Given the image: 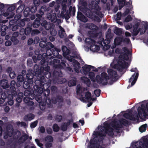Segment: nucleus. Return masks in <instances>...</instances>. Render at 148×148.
I'll use <instances>...</instances> for the list:
<instances>
[{"label": "nucleus", "instance_id": "obj_1", "mask_svg": "<svg viewBox=\"0 0 148 148\" xmlns=\"http://www.w3.org/2000/svg\"><path fill=\"white\" fill-rule=\"evenodd\" d=\"M113 130L107 125L105 127L99 126L98 127V131L95 132L93 134L94 138L90 141V148H98L99 145L98 142L102 139V136H105L106 133L110 136L113 135Z\"/></svg>", "mask_w": 148, "mask_h": 148}, {"label": "nucleus", "instance_id": "obj_2", "mask_svg": "<svg viewBox=\"0 0 148 148\" xmlns=\"http://www.w3.org/2000/svg\"><path fill=\"white\" fill-rule=\"evenodd\" d=\"M123 51L119 57L117 64H115L116 60H114L110 64L112 67L120 71L123 69L127 68L128 66V63L125 60L127 61L129 59L128 56L130 54V51L126 48H123Z\"/></svg>", "mask_w": 148, "mask_h": 148}, {"label": "nucleus", "instance_id": "obj_3", "mask_svg": "<svg viewBox=\"0 0 148 148\" xmlns=\"http://www.w3.org/2000/svg\"><path fill=\"white\" fill-rule=\"evenodd\" d=\"M86 88H83L81 85H78L77 86V95L81 96V100L84 102L85 101V99H86L89 100L92 99L91 98V95L90 92H87Z\"/></svg>", "mask_w": 148, "mask_h": 148}, {"label": "nucleus", "instance_id": "obj_4", "mask_svg": "<svg viewBox=\"0 0 148 148\" xmlns=\"http://www.w3.org/2000/svg\"><path fill=\"white\" fill-rule=\"evenodd\" d=\"M106 74L105 73H101L100 77L99 76L97 75L95 78V74L93 73L90 72L89 73V76L92 81L93 82L96 81L99 83H105L106 82L108 77H106Z\"/></svg>", "mask_w": 148, "mask_h": 148}, {"label": "nucleus", "instance_id": "obj_5", "mask_svg": "<svg viewBox=\"0 0 148 148\" xmlns=\"http://www.w3.org/2000/svg\"><path fill=\"white\" fill-rule=\"evenodd\" d=\"M138 114L140 119H143L148 116V103H144L138 109Z\"/></svg>", "mask_w": 148, "mask_h": 148}, {"label": "nucleus", "instance_id": "obj_6", "mask_svg": "<svg viewBox=\"0 0 148 148\" xmlns=\"http://www.w3.org/2000/svg\"><path fill=\"white\" fill-rule=\"evenodd\" d=\"M89 7L93 9V11L99 17H101L103 16V14L101 9L95 1H92L89 4Z\"/></svg>", "mask_w": 148, "mask_h": 148}, {"label": "nucleus", "instance_id": "obj_7", "mask_svg": "<svg viewBox=\"0 0 148 148\" xmlns=\"http://www.w3.org/2000/svg\"><path fill=\"white\" fill-rule=\"evenodd\" d=\"M21 16L20 14L17 15L15 16V19L16 20V23L17 25H15L13 28V30H15L18 28L17 26L20 27H22L25 25V21H28L29 19L28 18H25L22 20L20 19Z\"/></svg>", "mask_w": 148, "mask_h": 148}, {"label": "nucleus", "instance_id": "obj_8", "mask_svg": "<svg viewBox=\"0 0 148 148\" xmlns=\"http://www.w3.org/2000/svg\"><path fill=\"white\" fill-rule=\"evenodd\" d=\"M130 71L131 72H135V73L132 75L129 80V82H131V85L130 86L129 85L127 87V88H130L134 85L138 76V71L136 68H132Z\"/></svg>", "mask_w": 148, "mask_h": 148}, {"label": "nucleus", "instance_id": "obj_9", "mask_svg": "<svg viewBox=\"0 0 148 148\" xmlns=\"http://www.w3.org/2000/svg\"><path fill=\"white\" fill-rule=\"evenodd\" d=\"M64 56L70 62H73L75 71L77 73H79V71L80 64L74 59V58L72 56L65 55Z\"/></svg>", "mask_w": 148, "mask_h": 148}, {"label": "nucleus", "instance_id": "obj_10", "mask_svg": "<svg viewBox=\"0 0 148 148\" xmlns=\"http://www.w3.org/2000/svg\"><path fill=\"white\" fill-rule=\"evenodd\" d=\"M108 73L109 76L108 77L107 75V74L105 73L106 74V77H108L107 79L106 82L105 83H102L103 84H106L107 83V80L109 79H111L112 80L115 81L116 80V78L117 76V74L116 72L114 70L112 69H109L108 70Z\"/></svg>", "mask_w": 148, "mask_h": 148}, {"label": "nucleus", "instance_id": "obj_11", "mask_svg": "<svg viewBox=\"0 0 148 148\" xmlns=\"http://www.w3.org/2000/svg\"><path fill=\"white\" fill-rule=\"evenodd\" d=\"M90 70L94 71H97V69H95V68L93 66L90 65L85 64L82 67L80 71L82 74L86 75L88 74Z\"/></svg>", "mask_w": 148, "mask_h": 148}, {"label": "nucleus", "instance_id": "obj_12", "mask_svg": "<svg viewBox=\"0 0 148 148\" xmlns=\"http://www.w3.org/2000/svg\"><path fill=\"white\" fill-rule=\"evenodd\" d=\"M142 24L143 26L141 28H139L138 29H137L138 25H135L134 27V29L133 30V33L134 35H136L139 32H140V34H144L146 31L147 29V25L145 24Z\"/></svg>", "mask_w": 148, "mask_h": 148}, {"label": "nucleus", "instance_id": "obj_13", "mask_svg": "<svg viewBox=\"0 0 148 148\" xmlns=\"http://www.w3.org/2000/svg\"><path fill=\"white\" fill-rule=\"evenodd\" d=\"M15 9V7L14 6H12L9 8L7 11L3 14V15L5 16H8V18L12 17L14 16V14L13 12H11L10 11H12Z\"/></svg>", "mask_w": 148, "mask_h": 148}, {"label": "nucleus", "instance_id": "obj_14", "mask_svg": "<svg viewBox=\"0 0 148 148\" xmlns=\"http://www.w3.org/2000/svg\"><path fill=\"white\" fill-rule=\"evenodd\" d=\"M111 30L110 29H109L106 35V39L103 41L104 43L109 44L110 42V40L113 37V34L111 33Z\"/></svg>", "mask_w": 148, "mask_h": 148}, {"label": "nucleus", "instance_id": "obj_15", "mask_svg": "<svg viewBox=\"0 0 148 148\" xmlns=\"http://www.w3.org/2000/svg\"><path fill=\"white\" fill-rule=\"evenodd\" d=\"M123 116L126 118L131 120H138V116L137 115L135 116L132 115L131 112H129V113H125L124 114Z\"/></svg>", "mask_w": 148, "mask_h": 148}, {"label": "nucleus", "instance_id": "obj_16", "mask_svg": "<svg viewBox=\"0 0 148 148\" xmlns=\"http://www.w3.org/2000/svg\"><path fill=\"white\" fill-rule=\"evenodd\" d=\"M56 14V12H52V14L49 13L47 15V18L53 22H55L57 20Z\"/></svg>", "mask_w": 148, "mask_h": 148}, {"label": "nucleus", "instance_id": "obj_17", "mask_svg": "<svg viewBox=\"0 0 148 148\" xmlns=\"http://www.w3.org/2000/svg\"><path fill=\"white\" fill-rule=\"evenodd\" d=\"M120 123V124H118L115 125H112V127L114 128L117 130L119 128H120L122 127V124L124 125H127L128 124V122L125 120L122 119L121 120Z\"/></svg>", "mask_w": 148, "mask_h": 148}, {"label": "nucleus", "instance_id": "obj_18", "mask_svg": "<svg viewBox=\"0 0 148 148\" xmlns=\"http://www.w3.org/2000/svg\"><path fill=\"white\" fill-rule=\"evenodd\" d=\"M77 18L78 19L84 22H86L87 19L81 12H78Z\"/></svg>", "mask_w": 148, "mask_h": 148}, {"label": "nucleus", "instance_id": "obj_19", "mask_svg": "<svg viewBox=\"0 0 148 148\" xmlns=\"http://www.w3.org/2000/svg\"><path fill=\"white\" fill-rule=\"evenodd\" d=\"M90 50L93 52L97 51L99 49V47L96 44V43L94 42L93 44H92L90 47Z\"/></svg>", "mask_w": 148, "mask_h": 148}, {"label": "nucleus", "instance_id": "obj_20", "mask_svg": "<svg viewBox=\"0 0 148 148\" xmlns=\"http://www.w3.org/2000/svg\"><path fill=\"white\" fill-rule=\"evenodd\" d=\"M53 24L49 23H47L46 21H45L41 23L42 26H44L45 29L47 30H49L53 26Z\"/></svg>", "mask_w": 148, "mask_h": 148}, {"label": "nucleus", "instance_id": "obj_21", "mask_svg": "<svg viewBox=\"0 0 148 148\" xmlns=\"http://www.w3.org/2000/svg\"><path fill=\"white\" fill-rule=\"evenodd\" d=\"M1 86L3 88H6L9 87V85L8 83V81L5 79L1 80L0 83Z\"/></svg>", "mask_w": 148, "mask_h": 148}, {"label": "nucleus", "instance_id": "obj_22", "mask_svg": "<svg viewBox=\"0 0 148 148\" xmlns=\"http://www.w3.org/2000/svg\"><path fill=\"white\" fill-rule=\"evenodd\" d=\"M12 95H9L8 96V104L10 106L12 105L14 103V101L13 100V95H15V93H11Z\"/></svg>", "mask_w": 148, "mask_h": 148}, {"label": "nucleus", "instance_id": "obj_23", "mask_svg": "<svg viewBox=\"0 0 148 148\" xmlns=\"http://www.w3.org/2000/svg\"><path fill=\"white\" fill-rule=\"evenodd\" d=\"M81 80L82 82L86 84L87 86H89L90 82L88 78L85 77H81Z\"/></svg>", "mask_w": 148, "mask_h": 148}, {"label": "nucleus", "instance_id": "obj_24", "mask_svg": "<svg viewBox=\"0 0 148 148\" xmlns=\"http://www.w3.org/2000/svg\"><path fill=\"white\" fill-rule=\"evenodd\" d=\"M59 28L60 29L59 32V35L61 38H62L65 35V32L61 26H59Z\"/></svg>", "mask_w": 148, "mask_h": 148}, {"label": "nucleus", "instance_id": "obj_25", "mask_svg": "<svg viewBox=\"0 0 148 148\" xmlns=\"http://www.w3.org/2000/svg\"><path fill=\"white\" fill-rule=\"evenodd\" d=\"M86 27L89 29L93 30H97L98 29L97 26L92 23L87 24Z\"/></svg>", "mask_w": 148, "mask_h": 148}, {"label": "nucleus", "instance_id": "obj_26", "mask_svg": "<svg viewBox=\"0 0 148 148\" xmlns=\"http://www.w3.org/2000/svg\"><path fill=\"white\" fill-rule=\"evenodd\" d=\"M34 116L32 114H29L25 116L24 119L26 121H31L34 118Z\"/></svg>", "mask_w": 148, "mask_h": 148}, {"label": "nucleus", "instance_id": "obj_27", "mask_svg": "<svg viewBox=\"0 0 148 148\" xmlns=\"http://www.w3.org/2000/svg\"><path fill=\"white\" fill-rule=\"evenodd\" d=\"M7 71L9 73V75L10 78H14L15 77V73L14 71H12V68L11 67H9Z\"/></svg>", "mask_w": 148, "mask_h": 148}, {"label": "nucleus", "instance_id": "obj_28", "mask_svg": "<svg viewBox=\"0 0 148 148\" xmlns=\"http://www.w3.org/2000/svg\"><path fill=\"white\" fill-rule=\"evenodd\" d=\"M39 18H37L33 24V26L34 27L37 28L40 24V22L39 21Z\"/></svg>", "mask_w": 148, "mask_h": 148}, {"label": "nucleus", "instance_id": "obj_29", "mask_svg": "<svg viewBox=\"0 0 148 148\" xmlns=\"http://www.w3.org/2000/svg\"><path fill=\"white\" fill-rule=\"evenodd\" d=\"M122 39L121 38H116L114 40V43L115 45H119L122 42Z\"/></svg>", "mask_w": 148, "mask_h": 148}, {"label": "nucleus", "instance_id": "obj_30", "mask_svg": "<svg viewBox=\"0 0 148 148\" xmlns=\"http://www.w3.org/2000/svg\"><path fill=\"white\" fill-rule=\"evenodd\" d=\"M15 84L16 82L14 81L13 80L11 82L10 84L11 87L10 88L11 90V93H14V91L15 90V88L14 87Z\"/></svg>", "mask_w": 148, "mask_h": 148}, {"label": "nucleus", "instance_id": "obj_31", "mask_svg": "<svg viewBox=\"0 0 148 148\" xmlns=\"http://www.w3.org/2000/svg\"><path fill=\"white\" fill-rule=\"evenodd\" d=\"M12 129H10L9 131H8L7 132L5 133L4 136V138L6 139L8 138L9 137H10L12 136Z\"/></svg>", "mask_w": 148, "mask_h": 148}, {"label": "nucleus", "instance_id": "obj_32", "mask_svg": "<svg viewBox=\"0 0 148 148\" xmlns=\"http://www.w3.org/2000/svg\"><path fill=\"white\" fill-rule=\"evenodd\" d=\"M33 76L34 75L32 73H31L30 74V77H29V74H27L26 75L27 78L29 80L28 82H29V83L30 84H32L33 82V81L32 79L33 77Z\"/></svg>", "mask_w": 148, "mask_h": 148}, {"label": "nucleus", "instance_id": "obj_33", "mask_svg": "<svg viewBox=\"0 0 148 148\" xmlns=\"http://www.w3.org/2000/svg\"><path fill=\"white\" fill-rule=\"evenodd\" d=\"M62 50L63 52L64 56L65 55L68 54L69 53V50L65 46H63L62 47Z\"/></svg>", "mask_w": 148, "mask_h": 148}, {"label": "nucleus", "instance_id": "obj_34", "mask_svg": "<svg viewBox=\"0 0 148 148\" xmlns=\"http://www.w3.org/2000/svg\"><path fill=\"white\" fill-rule=\"evenodd\" d=\"M76 79H71L69 81L68 83L69 86H71L76 85Z\"/></svg>", "mask_w": 148, "mask_h": 148}, {"label": "nucleus", "instance_id": "obj_35", "mask_svg": "<svg viewBox=\"0 0 148 148\" xmlns=\"http://www.w3.org/2000/svg\"><path fill=\"white\" fill-rule=\"evenodd\" d=\"M45 140L47 142L51 143L53 141V138L51 136H48L45 138Z\"/></svg>", "mask_w": 148, "mask_h": 148}, {"label": "nucleus", "instance_id": "obj_36", "mask_svg": "<svg viewBox=\"0 0 148 148\" xmlns=\"http://www.w3.org/2000/svg\"><path fill=\"white\" fill-rule=\"evenodd\" d=\"M119 4L120 9L124 5L125 2L124 0H117Z\"/></svg>", "mask_w": 148, "mask_h": 148}, {"label": "nucleus", "instance_id": "obj_37", "mask_svg": "<svg viewBox=\"0 0 148 148\" xmlns=\"http://www.w3.org/2000/svg\"><path fill=\"white\" fill-rule=\"evenodd\" d=\"M30 8L28 7H27L25 9L23 14L25 17L29 15V12Z\"/></svg>", "mask_w": 148, "mask_h": 148}, {"label": "nucleus", "instance_id": "obj_38", "mask_svg": "<svg viewBox=\"0 0 148 148\" xmlns=\"http://www.w3.org/2000/svg\"><path fill=\"white\" fill-rule=\"evenodd\" d=\"M1 98H0V104H2L4 101V99L6 98V96L5 93H2L1 95Z\"/></svg>", "mask_w": 148, "mask_h": 148}, {"label": "nucleus", "instance_id": "obj_39", "mask_svg": "<svg viewBox=\"0 0 148 148\" xmlns=\"http://www.w3.org/2000/svg\"><path fill=\"white\" fill-rule=\"evenodd\" d=\"M53 131L56 132H58L60 130V127L56 124H54L53 126Z\"/></svg>", "mask_w": 148, "mask_h": 148}, {"label": "nucleus", "instance_id": "obj_40", "mask_svg": "<svg viewBox=\"0 0 148 148\" xmlns=\"http://www.w3.org/2000/svg\"><path fill=\"white\" fill-rule=\"evenodd\" d=\"M147 127V125L146 124L142 125L139 128L140 131L141 132H145L146 130V128Z\"/></svg>", "mask_w": 148, "mask_h": 148}, {"label": "nucleus", "instance_id": "obj_41", "mask_svg": "<svg viewBox=\"0 0 148 148\" xmlns=\"http://www.w3.org/2000/svg\"><path fill=\"white\" fill-rule=\"evenodd\" d=\"M21 30L25 31V34L27 35L30 33L32 29L30 27H29L26 28L25 30L23 29H22Z\"/></svg>", "mask_w": 148, "mask_h": 148}, {"label": "nucleus", "instance_id": "obj_42", "mask_svg": "<svg viewBox=\"0 0 148 148\" xmlns=\"http://www.w3.org/2000/svg\"><path fill=\"white\" fill-rule=\"evenodd\" d=\"M43 91V90L42 88H38L37 91H35L34 92V94H36V92L39 94H41L42 93Z\"/></svg>", "mask_w": 148, "mask_h": 148}, {"label": "nucleus", "instance_id": "obj_43", "mask_svg": "<svg viewBox=\"0 0 148 148\" xmlns=\"http://www.w3.org/2000/svg\"><path fill=\"white\" fill-rule=\"evenodd\" d=\"M24 8V5H21L19 6L16 12L17 13H20L21 12Z\"/></svg>", "mask_w": 148, "mask_h": 148}, {"label": "nucleus", "instance_id": "obj_44", "mask_svg": "<svg viewBox=\"0 0 148 148\" xmlns=\"http://www.w3.org/2000/svg\"><path fill=\"white\" fill-rule=\"evenodd\" d=\"M86 42L92 44L94 43V40L90 38H87L85 40Z\"/></svg>", "mask_w": 148, "mask_h": 148}, {"label": "nucleus", "instance_id": "obj_45", "mask_svg": "<svg viewBox=\"0 0 148 148\" xmlns=\"http://www.w3.org/2000/svg\"><path fill=\"white\" fill-rule=\"evenodd\" d=\"M35 140L38 146L40 147L41 148H44L42 147L43 145V144L40 143L39 140L38 139H35Z\"/></svg>", "mask_w": 148, "mask_h": 148}, {"label": "nucleus", "instance_id": "obj_46", "mask_svg": "<svg viewBox=\"0 0 148 148\" xmlns=\"http://www.w3.org/2000/svg\"><path fill=\"white\" fill-rule=\"evenodd\" d=\"M121 12H118L115 16V18L116 20H120L121 17Z\"/></svg>", "mask_w": 148, "mask_h": 148}, {"label": "nucleus", "instance_id": "obj_47", "mask_svg": "<svg viewBox=\"0 0 148 148\" xmlns=\"http://www.w3.org/2000/svg\"><path fill=\"white\" fill-rule=\"evenodd\" d=\"M67 1V0H63L62 1V6L63 7V8L64 10H65L66 9V3Z\"/></svg>", "mask_w": 148, "mask_h": 148}, {"label": "nucleus", "instance_id": "obj_48", "mask_svg": "<svg viewBox=\"0 0 148 148\" xmlns=\"http://www.w3.org/2000/svg\"><path fill=\"white\" fill-rule=\"evenodd\" d=\"M23 86L25 89H27L29 87V85L26 81H25L23 83Z\"/></svg>", "mask_w": 148, "mask_h": 148}, {"label": "nucleus", "instance_id": "obj_49", "mask_svg": "<svg viewBox=\"0 0 148 148\" xmlns=\"http://www.w3.org/2000/svg\"><path fill=\"white\" fill-rule=\"evenodd\" d=\"M18 81L22 82L24 80V79L22 75H19L17 77Z\"/></svg>", "mask_w": 148, "mask_h": 148}, {"label": "nucleus", "instance_id": "obj_50", "mask_svg": "<svg viewBox=\"0 0 148 148\" xmlns=\"http://www.w3.org/2000/svg\"><path fill=\"white\" fill-rule=\"evenodd\" d=\"M38 121H36L32 123L30 125V127L31 128H34L37 125Z\"/></svg>", "mask_w": 148, "mask_h": 148}, {"label": "nucleus", "instance_id": "obj_51", "mask_svg": "<svg viewBox=\"0 0 148 148\" xmlns=\"http://www.w3.org/2000/svg\"><path fill=\"white\" fill-rule=\"evenodd\" d=\"M122 30L121 29L116 28L114 32L116 34H121Z\"/></svg>", "mask_w": 148, "mask_h": 148}, {"label": "nucleus", "instance_id": "obj_52", "mask_svg": "<svg viewBox=\"0 0 148 148\" xmlns=\"http://www.w3.org/2000/svg\"><path fill=\"white\" fill-rule=\"evenodd\" d=\"M45 147L46 148H49L52 147V144L51 142H47L45 144Z\"/></svg>", "mask_w": 148, "mask_h": 148}, {"label": "nucleus", "instance_id": "obj_53", "mask_svg": "<svg viewBox=\"0 0 148 148\" xmlns=\"http://www.w3.org/2000/svg\"><path fill=\"white\" fill-rule=\"evenodd\" d=\"M132 20V18L130 15L128 16L125 19V21L126 22H128L131 21Z\"/></svg>", "mask_w": 148, "mask_h": 148}, {"label": "nucleus", "instance_id": "obj_54", "mask_svg": "<svg viewBox=\"0 0 148 148\" xmlns=\"http://www.w3.org/2000/svg\"><path fill=\"white\" fill-rule=\"evenodd\" d=\"M94 93L97 97H99L100 94V90L98 89L96 90H94Z\"/></svg>", "mask_w": 148, "mask_h": 148}, {"label": "nucleus", "instance_id": "obj_55", "mask_svg": "<svg viewBox=\"0 0 148 148\" xmlns=\"http://www.w3.org/2000/svg\"><path fill=\"white\" fill-rule=\"evenodd\" d=\"M17 124L18 126L25 127L26 124L24 122H17Z\"/></svg>", "mask_w": 148, "mask_h": 148}, {"label": "nucleus", "instance_id": "obj_56", "mask_svg": "<svg viewBox=\"0 0 148 148\" xmlns=\"http://www.w3.org/2000/svg\"><path fill=\"white\" fill-rule=\"evenodd\" d=\"M11 40L12 42H13L14 44L15 45L17 44L18 42V41L17 40V38H11Z\"/></svg>", "mask_w": 148, "mask_h": 148}, {"label": "nucleus", "instance_id": "obj_57", "mask_svg": "<svg viewBox=\"0 0 148 148\" xmlns=\"http://www.w3.org/2000/svg\"><path fill=\"white\" fill-rule=\"evenodd\" d=\"M40 2L39 0H34V3L35 6H38L40 5Z\"/></svg>", "mask_w": 148, "mask_h": 148}, {"label": "nucleus", "instance_id": "obj_58", "mask_svg": "<svg viewBox=\"0 0 148 148\" xmlns=\"http://www.w3.org/2000/svg\"><path fill=\"white\" fill-rule=\"evenodd\" d=\"M40 46L42 47H44L46 45V43L44 41H41L40 43Z\"/></svg>", "mask_w": 148, "mask_h": 148}, {"label": "nucleus", "instance_id": "obj_59", "mask_svg": "<svg viewBox=\"0 0 148 148\" xmlns=\"http://www.w3.org/2000/svg\"><path fill=\"white\" fill-rule=\"evenodd\" d=\"M28 136L27 135L25 134L22 136L20 140V141L21 140H23V141H24L26 140L28 138Z\"/></svg>", "mask_w": 148, "mask_h": 148}, {"label": "nucleus", "instance_id": "obj_60", "mask_svg": "<svg viewBox=\"0 0 148 148\" xmlns=\"http://www.w3.org/2000/svg\"><path fill=\"white\" fill-rule=\"evenodd\" d=\"M36 11V6H34L31 8V12L32 13H34Z\"/></svg>", "mask_w": 148, "mask_h": 148}, {"label": "nucleus", "instance_id": "obj_61", "mask_svg": "<svg viewBox=\"0 0 148 148\" xmlns=\"http://www.w3.org/2000/svg\"><path fill=\"white\" fill-rule=\"evenodd\" d=\"M19 94L21 95V97H17L16 99V100L18 102L20 103L21 101V99L23 96V93H20Z\"/></svg>", "mask_w": 148, "mask_h": 148}, {"label": "nucleus", "instance_id": "obj_62", "mask_svg": "<svg viewBox=\"0 0 148 148\" xmlns=\"http://www.w3.org/2000/svg\"><path fill=\"white\" fill-rule=\"evenodd\" d=\"M132 24L130 23L128 24L125 26V29L127 30L129 29L132 28Z\"/></svg>", "mask_w": 148, "mask_h": 148}, {"label": "nucleus", "instance_id": "obj_63", "mask_svg": "<svg viewBox=\"0 0 148 148\" xmlns=\"http://www.w3.org/2000/svg\"><path fill=\"white\" fill-rule=\"evenodd\" d=\"M39 38L38 37H36L34 39V44H37L39 42Z\"/></svg>", "mask_w": 148, "mask_h": 148}, {"label": "nucleus", "instance_id": "obj_64", "mask_svg": "<svg viewBox=\"0 0 148 148\" xmlns=\"http://www.w3.org/2000/svg\"><path fill=\"white\" fill-rule=\"evenodd\" d=\"M103 43L105 44L103 48V50H105L108 49L110 48V46L108 45V44H106V43H104V42Z\"/></svg>", "mask_w": 148, "mask_h": 148}]
</instances>
